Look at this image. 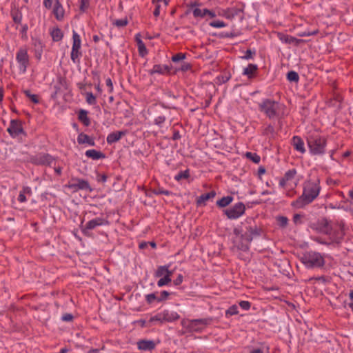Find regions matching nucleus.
<instances>
[{"label":"nucleus","mask_w":353,"mask_h":353,"mask_svg":"<svg viewBox=\"0 0 353 353\" xmlns=\"http://www.w3.org/2000/svg\"><path fill=\"white\" fill-rule=\"evenodd\" d=\"M321 191L319 179H308L303 183V193L297 199L292 201L291 205L296 208H302L311 203L317 198Z\"/></svg>","instance_id":"obj_1"},{"label":"nucleus","mask_w":353,"mask_h":353,"mask_svg":"<svg viewBox=\"0 0 353 353\" xmlns=\"http://www.w3.org/2000/svg\"><path fill=\"white\" fill-rule=\"evenodd\" d=\"M307 144L312 155H323L325 153L327 139L316 132H310L307 134Z\"/></svg>","instance_id":"obj_2"},{"label":"nucleus","mask_w":353,"mask_h":353,"mask_svg":"<svg viewBox=\"0 0 353 353\" xmlns=\"http://www.w3.org/2000/svg\"><path fill=\"white\" fill-rule=\"evenodd\" d=\"M259 108L271 119L283 114L285 105L274 100L265 99L259 103Z\"/></svg>","instance_id":"obj_3"},{"label":"nucleus","mask_w":353,"mask_h":353,"mask_svg":"<svg viewBox=\"0 0 353 353\" xmlns=\"http://www.w3.org/2000/svg\"><path fill=\"white\" fill-rule=\"evenodd\" d=\"M301 261L307 268H319L325 264L324 256L316 252L310 251L304 253Z\"/></svg>","instance_id":"obj_4"},{"label":"nucleus","mask_w":353,"mask_h":353,"mask_svg":"<svg viewBox=\"0 0 353 353\" xmlns=\"http://www.w3.org/2000/svg\"><path fill=\"white\" fill-rule=\"evenodd\" d=\"M212 322L211 318L199 319H182L181 324L187 332H199L203 331L207 325L210 324Z\"/></svg>","instance_id":"obj_5"},{"label":"nucleus","mask_w":353,"mask_h":353,"mask_svg":"<svg viewBox=\"0 0 353 353\" xmlns=\"http://www.w3.org/2000/svg\"><path fill=\"white\" fill-rule=\"evenodd\" d=\"M234 233L239 237V232L237 230H234ZM260 235V230L256 228L249 227L244 234H241L239 238L241 242L238 243L236 241V246L241 250H247L249 248V244L252 241L253 238Z\"/></svg>","instance_id":"obj_6"},{"label":"nucleus","mask_w":353,"mask_h":353,"mask_svg":"<svg viewBox=\"0 0 353 353\" xmlns=\"http://www.w3.org/2000/svg\"><path fill=\"white\" fill-rule=\"evenodd\" d=\"M296 170L295 169H291L288 170L283 177L279 181V185L284 189L292 188L294 189L296 187L298 181L296 179ZM295 192L292 190L287 193L288 196H293Z\"/></svg>","instance_id":"obj_7"},{"label":"nucleus","mask_w":353,"mask_h":353,"mask_svg":"<svg viewBox=\"0 0 353 353\" xmlns=\"http://www.w3.org/2000/svg\"><path fill=\"white\" fill-rule=\"evenodd\" d=\"M16 61L19 73L24 74L30 64V58L26 47H21L17 51Z\"/></svg>","instance_id":"obj_8"},{"label":"nucleus","mask_w":353,"mask_h":353,"mask_svg":"<svg viewBox=\"0 0 353 353\" xmlns=\"http://www.w3.org/2000/svg\"><path fill=\"white\" fill-rule=\"evenodd\" d=\"M245 210V205L241 202H239L232 208L226 209L225 210V214L230 219H236L244 214Z\"/></svg>","instance_id":"obj_9"},{"label":"nucleus","mask_w":353,"mask_h":353,"mask_svg":"<svg viewBox=\"0 0 353 353\" xmlns=\"http://www.w3.org/2000/svg\"><path fill=\"white\" fill-rule=\"evenodd\" d=\"M7 131L12 138H15L20 134H25L22 122L17 119L10 121Z\"/></svg>","instance_id":"obj_10"},{"label":"nucleus","mask_w":353,"mask_h":353,"mask_svg":"<svg viewBox=\"0 0 353 353\" xmlns=\"http://www.w3.org/2000/svg\"><path fill=\"white\" fill-rule=\"evenodd\" d=\"M68 187L72 190L74 192H77L79 190H91L89 183L81 179L74 178L72 179L68 183Z\"/></svg>","instance_id":"obj_11"},{"label":"nucleus","mask_w":353,"mask_h":353,"mask_svg":"<svg viewBox=\"0 0 353 353\" xmlns=\"http://www.w3.org/2000/svg\"><path fill=\"white\" fill-rule=\"evenodd\" d=\"M332 243H339L343 238L344 231L339 225H332V229L327 233Z\"/></svg>","instance_id":"obj_12"},{"label":"nucleus","mask_w":353,"mask_h":353,"mask_svg":"<svg viewBox=\"0 0 353 353\" xmlns=\"http://www.w3.org/2000/svg\"><path fill=\"white\" fill-rule=\"evenodd\" d=\"M54 158L47 153H40L32 158V162L36 165H51Z\"/></svg>","instance_id":"obj_13"},{"label":"nucleus","mask_w":353,"mask_h":353,"mask_svg":"<svg viewBox=\"0 0 353 353\" xmlns=\"http://www.w3.org/2000/svg\"><path fill=\"white\" fill-rule=\"evenodd\" d=\"M108 224V221L102 218V217H97L95 219H93L90 221H89L84 226V228L82 229V232L84 234H86V232L88 230H93L96 228L98 226L101 225H105Z\"/></svg>","instance_id":"obj_14"},{"label":"nucleus","mask_w":353,"mask_h":353,"mask_svg":"<svg viewBox=\"0 0 353 353\" xmlns=\"http://www.w3.org/2000/svg\"><path fill=\"white\" fill-rule=\"evenodd\" d=\"M291 144L297 152L304 154L306 151L303 140L299 136H294L291 140Z\"/></svg>","instance_id":"obj_15"},{"label":"nucleus","mask_w":353,"mask_h":353,"mask_svg":"<svg viewBox=\"0 0 353 353\" xmlns=\"http://www.w3.org/2000/svg\"><path fill=\"white\" fill-rule=\"evenodd\" d=\"M52 13L57 21H61L63 20L65 10L60 1L54 3L52 8Z\"/></svg>","instance_id":"obj_16"},{"label":"nucleus","mask_w":353,"mask_h":353,"mask_svg":"<svg viewBox=\"0 0 353 353\" xmlns=\"http://www.w3.org/2000/svg\"><path fill=\"white\" fill-rule=\"evenodd\" d=\"M258 66L256 64L250 63L243 68L242 74L246 76L248 79L254 78L257 74Z\"/></svg>","instance_id":"obj_17"},{"label":"nucleus","mask_w":353,"mask_h":353,"mask_svg":"<svg viewBox=\"0 0 353 353\" xmlns=\"http://www.w3.org/2000/svg\"><path fill=\"white\" fill-rule=\"evenodd\" d=\"M237 14L235 8H228L226 9H220L217 12V15L228 19H233Z\"/></svg>","instance_id":"obj_18"},{"label":"nucleus","mask_w":353,"mask_h":353,"mask_svg":"<svg viewBox=\"0 0 353 353\" xmlns=\"http://www.w3.org/2000/svg\"><path fill=\"white\" fill-rule=\"evenodd\" d=\"M179 314L174 311L164 310L162 312V319L164 322H173L179 319Z\"/></svg>","instance_id":"obj_19"},{"label":"nucleus","mask_w":353,"mask_h":353,"mask_svg":"<svg viewBox=\"0 0 353 353\" xmlns=\"http://www.w3.org/2000/svg\"><path fill=\"white\" fill-rule=\"evenodd\" d=\"M332 225L327 219H322L319 220L315 228L322 233L327 234L332 229Z\"/></svg>","instance_id":"obj_20"},{"label":"nucleus","mask_w":353,"mask_h":353,"mask_svg":"<svg viewBox=\"0 0 353 353\" xmlns=\"http://www.w3.org/2000/svg\"><path fill=\"white\" fill-rule=\"evenodd\" d=\"M137 347L140 350L150 351L155 347V343L152 340H141L137 342Z\"/></svg>","instance_id":"obj_21"},{"label":"nucleus","mask_w":353,"mask_h":353,"mask_svg":"<svg viewBox=\"0 0 353 353\" xmlns=\"http://www.w3.org/2000/svg\"><path fill=\"white\" fill-rule=\"evenodd\" d=\"M152 3L155 4V9L153 14L156 17H159L161 10L165 9L168 5V0H152Z\"/></svg>","instance_id":"obj_22"},{"label":"nucleus","mask_w":353,"mask_h":353,"mask_svg":"<svg viewBox=\"0 0 353 353\" xmlns=\"http://www.w3.org/2000/svg\"><path fill=\"white\" fill-rule=\"evenodd\" d=\"M135 41L137 44L139 55L142 57H145L148 54V50L143 41L141 40V34L139 33L135 35Z\"/></svg>","instance_id":"obj_23"},{"label":"nucleus","mask_w":353,"mask_h":353,"mask_svg":"<svg viewBox=\"0 0 353 353\" xmlns=\"http://www.w3.org/2000/svg\"><path fill=\"white\" fill-rule=\"evenodd\" d=\"M215 196V191H211L208 193L201 194L196 199V203L199 205H205L208 200L214 199Z\"/></svg>","instance_id":"obj_24"},{"label":"nucleus","mask_w":353,"mask_h":353,"mask_svg":"<svg viewBox=\"0 0 353 353\" xmlns=\"http://www.w3.org/2000/svg\"><path fill=\"white\" fill-rule=\"evenodd\" d=\"M125 134V132H124V131H117V132H112V133L109 134L107 137V139H106L107 143L108 144L114 143L118 141L119 140H120V139Z\"/></svg>","instance_id":"obj_25"},{"label":"nucleus","mask_w":353,"mask_h":353,"mask_svg":"<svg viewBox=\"0 0 353 353\" xmlns=\"http://www.w3.org/2000/svg\"><path fill=\"white\" fill-rule=\"evenodd\" d=\"M168 274H172V272L169 270V265L159 266L154 272V276L161 278Z\"/></svg>","instance_id":"obj_26"},{"label":"nucleus","mask_w":353,"mask_h":353,"mask_svg":"<svg viewBox=\"0 0 353 353\" xmlns=\"http://www.w3.org/2000/svg\"><path fill=\"white\" fill-rule=\"evenodd\" d=\"M77 141L79 144L87 143L90 146H94L95 144L94 139L84 133L78 135Z\"/></svg>","instance_id":"obj_27"},{"label":"nucleus","mask_w":353,"mask_h":353,"mask_svg":"<svg viewBox=\"0 0 353 353\" xmlns=\"http://www.w3.org/2000/svg\"><path fill=\"white\" fill-rule=\"evenodd\" d=\"M278 37L281 42L285 43L298 44V43H299V41H300V40L297 39L296 38H295L294 37H292V36H290L288 34H284L282 33H279Z\"/></svg>","instance_id":"obj_28"},{"label":"nucleus","mask_w":353,"mask_h":353,"mask_svg":"<svg viewBox=\"0 0 353 353\" xmlns=\"http://www.w3.org/2000/svg\"><path fill=\"white\" fill-rule=\"evenodd\" d=\"M168 72V67L165 65L157 64L150 70V74H163Z\"/></svg>","instance_id":"obj_29"},{"label":"nucleus","mask_w":353,"mask_h":353,"mask_svg":"<svg viewBox=\"0 0 353 353\" xmlns=\"http://www.w3.org/2000/svg\"><path fill=\"white\" fill-rule=\"evenodd\" d=\"M85 156L88 158H90L93 160H98L100 159H103L105 155L100 151H97L96 150H88L85 153Z\"/></svg>","instance_id":"obj_30"},{"label":"nucleus","mask_w":353,"mask_h":353,"mask_svg":"<svg viewBox=\"0 0 353 353\" xmlns=\"http://www.w3.org/2000/svg\"><path fill=\"white\" fill-rule=\"evenodd\" d=\"M79 120L83 123L85 126H88L90 124V120L88 117V111L85 110H80L78 114Z\"/></svg>","instance_id":"obj_31"},{"label":"nucleus","mask_w":353,"mask_h":353,"mask_svg":"<svg viewBox=\"0 0 353 353\" xmlns=\"http://www.w3.org/2000/svg\"><path fill=\"white\" fill-rule=\"evenodd\" d=\"M82 95L85 97V101L88 105H94L97 103V96L94 95L91 92H82Z\"/></svg>","instance_id":"obj_32"},{"label":"nucleus","mask_w":353,"mask_h":353,"mask_svg":"<svg viewBox=\"0 0 353 353\" xmlns=\"http://www.w3.org/2000/svg\"><path fill=\"white\" fill-rule=\"evenodd\" d=\"M190 177V171L189 169H186L183 171L179 172L174 176V179L177 182L181 181L182 179H188Z\"/></svg>","instance_id":"obj_33"},{"label":"nucleus","mask_w":353,"mask_h":353,"mask_svg":"<svg viewBox=\"0 0 353 353\" xmlns=\"http://www.w3.org/2000/svg\"><path fill=\"white\" fill-rule=\"evenodd\" d=\"M81 39L79 34L73 31L72 32V48L74 49H81Z\"/></svg>","instance_id":"obj_34"},{"label":"nucleus","mask_w":353,"mask_h":353,"mask_svg":"<svg viewBox=\"0 0 353 353\" xmlns=\"http://www.w3.org/2000/svg\"><path fill=\"white\" fill-rule=\"evenodd\" d=\"M232 201L233 198L232 196H224L216 201V205L220 208H224L230 205Z\"/></svg>","instance_id":"obj_35"},{"label":"nucleus","mask_w":353,"mask_h":353,"mask_svg":"<svg viewBox=\"0 0 353 353\" xmlns=\"http://www.w3.org/2000/svg\"><path fill=\"white\" fill-rule=\"evenodd\" d=\"M81 49H74L72 48L70 57L71 60L74 63H78L79 61V58L81 57Z\"/></svg>","instance_id":"obj_36"},{"label":"nucleus","mask_w":353,"mask_h":353,"mask_svg":"<svg viewBox=\"0 0 353 353\" xmlns=\"http://www.w3.org/2000/svg\"><path fill=\"white\" fill-rule=\"evenodd\" d=\"M52 39L54 41H59L63 38V32L61 29L56 28H53L50 32Z\"/></svg>","instance_id":"obj_37"},{"label":"nucleus","mask_w":353,"mask_h":353,"mask_svg":"<svg viewBox=\"0 0 353 353\" xmlns=\"http://www.w3.org/2000/svg\"><path fill=\"white\" fill-rule=\"evenodd\" d=\"M171 276L172 274H168L165 276L161 277L157 282L158 287H163L168 285L172 281Z\"/></svg>","instance_id":"obj_38"},{"label":"nucleus","mask_w":353,"mask_h":353,"mask_svg":"<svg viewBox=\"0 0 353 353\" xmlns=\"http://www.w3.org/2000/svg\"><path fill=\"white\" fill-rule=\"evenodd\" d=\"M245 156L248 159H250L252 162L255 163H259L261 161V157L256 153H253L250 152H248L245 154Z\"/></svg>","instance_id":"obj_39"},{"label":"nucleus","mask_w":353,"mask_h":353,"mask_svg":"<svg viewBox=\"0 0 353 353\" xmlns=\"http://www.w3.org/2000/svg\"><path fill=\"white\" fill-rule=\"evenodd\" d=\"M128 21L126 17L120 19H116L113 21V25L118 28H123L128 25Z\"/></svg>","instance_id":"obj_40"},{"label":"nucleus","mask_w":353,"mask_h":353,"mask_svg":"<svg viewBox=\"0 0 353 353\" xmlns=\"http://www.w3.org/2000/svg\"><path fill=\"white\" fill-rule=\"evenodd\" d=\"M209 26L212 28H225L227 25L223 21L216 20V21H210L209 23Z\"/></svg>","instance_id":"obj_41"},{"label":"nucleus","mask_w":353,"mask_h":353,"mask_svg":"<svg viewBox=\"0 0 353 353\" xmlns=\"http://www.w3.org/2000/svg\"><path fill=\"white\" fill-rule=\"evenodd\" d=\"M305 215L303 214H295L293 216L292 221L295 225H300L303 223Z\"/></svg>","instance_id":"obj_42"},{"label":"nucleus","mask_w":353,"mask_h":353,"mask_svg":"<svg viewBox=\"0 0 353 353\" xmlns=\"http://www.w3.org/2000/svg\"><path fill=\"white\" fill-rule=\"evenodd\" d=\"M276 221L279 226L285 228L288 224V219L286 216H279L276 217Z\"/></svg>","instance_id":"obj_43"},{"label":"nucleus","mask_w":353,"mask_h":353,"mask_svg":"<svg viewBox=\"0 0 353 353\" xmlns=\"http://www.w3.org/2000/svg\"><path fill=\"white\" fill-rule=\"evenodd\" d=\"M205 9H200L196 8L193 10L192 13L194 17H205Z\"/></svg>","instance_id":"obj_44"},{"label":"nucleus","mask_w":353,"mask_h":353,"mask_svg":"<svg viewBox=\"0 0 353 353\" xmlns=\"http://www.w3.org/2000/svg\"><path fill=\"white\" fill-rule=\"evenodd\" d=\"M24 93L34 103H39V97L37 94H31L29 90H25Z\"/></svg>","instance_id":"obj_45"},{"label":"nucleus","mask_w":353,"mask_h":353,"mask_svg":"<svg viewBox=\"0 0 353 353\" xmlns=\"http://www.w3.org/2000/svg\"><path fill=\"white\" fill-rule=\"evenodd\" d=\"M287 79L290 81L296 82L299 81V77L297 72H296L294 71H290L287 74Z\"/></svg>","instance_id":"obj_46"},{"label":"nucleus","mask_w":353,"mask_h":353,"mask_svg":"<svg viewBox=\"0 0 353 353\" xmlns=\"http://www.w3.org/2000/svg\"><path fill=\"white\" fill-rule=\"evenodd\" d=\"M239 314L238 307L236 305L230 306L226 311V315L233 316Z\"/></svg>","instance_id":"obj_47"},{"label":"nucleus","mask_w":353,"mask_h":353,"mask_svg":"<svg viewBox=\"0 0 353 353\" xmlns=\"http://www.w3.org/2000/svg\"><path fill=\"white\" fill-rule=\"evenodd\" d=\"M154 193L157 195H159V194H165L166 196H170V195H172V192L169 191V190H164L163 188H159L157 190H154Z\"/></svg>","instance_id":"obj_48"},{"label":"nucleus","mask_w":353,"mask_h":353,"mask_svg":"<svg viewBox=\"0 0 353 353\" xmlns=\"http://www.w3.org/2000/svg\"><path fill=\"white\" fill-rule=\"evenodd\" d=\"M254 54H255L254 51H252L250 49H248L245 51V54L243 57H241V59H245V60L252 59H253Z\"/></svg>","instance_id":"obj_49"},{"label":"nucleus","mask_w":353,"mask_h":353,"mask_svg":"<svg viewBox=\"0 0 353 353\" xmlns=\"http://www.w3.org/2000/svg\"><path fill=\"white\" fill-rule=\"evenodd\" d=\"M149 321L150 323L159 322L161 323H163V319H162V312L159 313V314H157L150 317Z\"/></svg>","instance_id":"obj_50"},{"label":"nucleus","mask_w":353,"mask_h":353,"mask_svg":"<svg viewBox=\"0 0 353 353\" xmlns=\"http://www.w3.org/2000/svg\"><path fill=\"white\" fill-rule=\"evenodd\" d=\"M89 0H81L79 9L81 12H85L89 7Z\"/></svg>","instance_id":"obj_51"},{"label":"nucleus","mask_w":353,"mask_h":353,"mask_svg":"<svg viewBox=\"0 0 353 353\" xmlns=\"http://www.w3.org/2000/svg\"><path fill=\"white\" fill-rule=\"evenodd\" d=\"M57 2H59V0H43V4L46 8L51 9L52 4L57 3Z\"/></svg>","instance_id":"obj_52"},{"label":"nucleus","mask_w":353,"mask_h":353,"mask_svg":"<svg viewBox=\"0 0 353 353\" xmlns=\"http://www.w3.org/2000/svg\"><path fill=\"white\" fill-rule=\"evenodd\" d=\"M185 58V54L183 53H177L174 54L172 57V61L173 62H178L179 61L183 60Z\"/></svg>","instance_id":"obj_53"},{"label":"nucleus","mask_w":353,"mask_h":353,"mask_svg":"<svg viewBox=\"0 0 353 353\" xmlns=\"http://www.w3.org/2000/svg\"><path fill=\"white\" fill-rule=\"evenodd\" d=\"M239 306L244 310H250L251 307V304L248 301H241L239 302Z\"/></svg>","instance_id":"obj_54"},{"label":"nucleus","mask_w":353,"mask_h":353,"mask_svg":"<svg viewBox=\"0 0 353 353\" xmlns=\"http://www.w3.org/2000/svg\"><path fill=\"white\" fill-rule=\"evenodd\" d=\"M183 281V276L181 274H179L176 278L173 281L174 285L177 286L181 285Z\"/></svg>","instance_id":"obj_55"},{"label":"nucleus","mask_w":353,"mask_h":353,"mask_svg":"<svg viewBox=\"0 0 353 353\" xmlns=\"http://www.w3.org/2000/svg\"><path fill=\"white\" fill-rule=\"evenodd\" d=\"M106 85L108 87V92L110 93H112L114 90L113 83L110 78H108L105 80Z\"/></svg>","instance_id":"obj_56"},{"label":"nucleus","mask_w":353,"mask_h":353,"mask_svg":"<svg viewBox=\"0 0 353 353\" xmlns=\"http://www.w3.org/2000/svg\"><path fill=\"white\" fill-rule=\"evenodd\" d=\"M165 121V117L164 116H159L154 119L155 124L160 125L163 123Z\"/></svg>","instance_id":"obj_57"},{"label":"nucleus","mask_w":353,"mask_h":353,"mask_svg":"<svg viewBox=\"0 0 353 353\" xmlns=\"http://www.w3.org/2000/svg\"><path fill=\"white\" fill-rule=\"evenodd\" d=\"M145 299L148 303H152L155 299H157V297L154 293H152L146 295Z\"/></svg>","instance_id":"obj_58"},{"label":"nucleus","mask_w":353,"mask_h":353,"mask_svg":"<svg viewBox=\"0 0 353 353\" xmlns=\"http://www.w3.org/2000/svg\"><path fill=\"white\" fill-rule=\"evenodd\" d=\"M169 294H169V292H167V291H165V290L162 291V292H161V297H160V298H159V299H157L158 301L161 302V301H163V300L167 299V298L168 297Z\"/></svg>","instance_id":"obj_59"},{"label":"nucleus","mask_w":353,"mask_h":353,"mask_svg":"<svg viewBox=\"0 0 353 353\" xmlns=\"http://www.w3.org/2000/svg\"><path fill=\"white\" fill-rule=\"evenodd\" d=\"M318 33H319V30H315L313 32H304L300 34L299 35L301 37H309V36H312V35H315Z\"/></svg>","instance_id":"obj_60"},{"label":"nucleus","mask_w":353,"mask_h":353,"mask_svg":"<svg viewBox=\"0 0 353 353\" xmlns=\"http://www.w3.org/2000/svg\"><path fill=\"white\" fill-rule=\"evenodd\" d=\"M12 16L13 21L16 23H21V14H19L18 13H15V14H12Z\"/></svg>","instance_id":"obj_61"},{"label":"nucleus","mask_w":353,"mask_h":353,"mask_svg":"<svg viewBox=\"0 0 353 353\" xmlns=\"http://www.w3.org/2000/svg\"><path fill=\"white\" fill-rule=\"evenodd\" d=\"M21 193L23 194H28V195H31L32 194V190H31V188L30 187H28V186H26V187H23L22 188V190L20 191Z\"/></svg>","instance_id":"obj_62"},{"label":"nucleus","mask_w":353,"mask_h":353,"mask_svg":"<svg viewBox=\"0 0 353 353\" xmlns=\"http://www.w3.org/2000/svg\"><path fill=\"white\" fill-rule=\"evenodd\" d=\"M205 16H208L210 18L212 19L214 18L217 14H216L214 11L205 9Z\"/></svg>","instance_id":"obj_63"},{"label":"nucleus","mask_w":353,"mask_h":353,"mask_svg":"<svg viewBox=\"0 0 353 353\" xmlns=\"http://www.w3.org/2000/svg\"><path fill=\"white\" fill-rule=\"evenodd\" d=\"M73 319V316L70 314H65L62 316V320L63 321H70Z\"/></svg>","instance_id":"obj_64"}]
</instances>
